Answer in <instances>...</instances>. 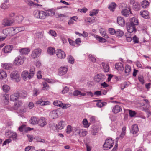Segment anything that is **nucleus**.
<instances>
[{
    "label": "nucleus",
    "mask_w": 151,
    "mask_h": 151,
    "mask_svg": "<svg viewBox=\"0 0 151 151\" xmlns=\"http://www.w3.org/2000/svg\"><path fill=\"white\" fill-rule=\"evenodd\" d=\"M34 14L35 17L41 19H44L47 17L54 15L55 14L52 9H49L45 11L36 10L34 12Z\"/></svg>",
    "instance_id": "nucleus-1"
},
{
    "label": "nucleus",
    "mask_w": 151,
    "mask_h": 151,
    "mask_svg": "<svg viewBox=\"0 0 151 151\" xmlns=\"http://www.w3.org/2000/svg\"><path fill=\"white\" fill-rule=\"evenodd\" d=\"M35 70L34 67L32 66L30 69L29 73L27 71H23L22 74V77L24 81H26L27 79H30L34 76Z\"/></svg>",
    "instance_id": "nucleus-2"
},
{
    "label": "nucleus",
    "mask_w": 151,
    "mask_h": 151,
    "mask_svg": "<svg viewBox=\"0 0 151 151\" xmlns=\"http://www.w3.org/2000/svg\"><path fill=\"white\" fill-rule=\"evenodd\" d=\"M114 142V140L111 138L107 139L105 143L103 145V148L105 150H108L111 149L113 147Z\"/></svg>",
    "instance_id": "nucleus-3"
},
{
    "label": "nucleus",
    "mask_w": 151,
    "mask_h": 151,
    "mask_svg": "<svg viewBox=\"0 0 151 151\" xmlns=\"http://www.w3.org/2000/svg\"><path fill=\"white\" fill-rule=\"evenodd\" d=\"M25 60V58L23 56H19L16 57L14 60V64L15 65L19 66L22 64Z\"/></svg>",
    "instance_id": "nucleus-4"
},
{
    "label": "nucleus",
    "mask_w": 151,
    "mask_h": 151,
    "mask_svg": "<svg viewBox=\"0 0 151 151\" xmlns=\"http://www.w3.org/2000/svg\"><path fill=\"white\" fill-rule=\"evenodd\" d=\"M11 79L17 82H19L20 80V78L19 74L17 71L12 72L10 74Z\"/></svg>",
    "instance_id": "nucleus-5"
},
{
    "label": "nucleus",
    "mask_w": 151,
    "mask_h": 151,
    "mask_svg": "<svg viewBox=\"0 0 151 151\" xmlns=\"http://www.w3.org/2000/svg\"><path fill=\"white\" fill-rule=\"evenodd\" d=\"M5 135L8 138L12 139L14 140L17 139V134L14 132L9 131L5 133Z\"/></svg>",
    "instance_id": "nucleus-6"
},
{
    "label": "nucleus",
    "mask_w": 151,
    "mask_h": 151,
    "mask_svg": "<svg viewBox=\"0 0 151 151\" xmlns=\"http://www.w3.org/2000/svg\"><path fill=\"white\" fill-rule=\"evenodd\" d=\"M50 115L53 119L58 118L59 116L61 115L60 109H58L52 111L50 112Z\"/></svg>",
    "instance_id": "nucleus-7"
},
{
    "label": "nucleus",
    "mask_w": 151,
    "mask_h": 151,
    "mask_svg": "<svg viewBox=\"0 0 151 151\" xmlns=\"http://www.w3.org/2000/svg\"><path fill=\"white\" fill-rule=\"evenodd\" d=\"M14 20L9 18H6L3 20L2 24L5 26H9L12 25L14 23Z\"/></svg>",
    "instance_id": "nucleus-8"
},
{
    "label": "nucleus",
    "mask_w": 151,
    "mask_h": 151,
    "mask_svg": "<svg viewBox=\"0 0 151 151\" xmlns=\"http://www.w3.org/2000/svg\"><path fill=\"white\" fill-rule=\"evenodd\" d=\"M41 50L40 48L35 49L32 52L31 57L33 59H35L38 57L41 54Z\"/></svg>",
    "instance_id": "nucleus-9"
},
{
    "label": "nucleus",
    "mask_w": 151,
    "mask_h": 151,
    "mask_svg": "<svg viewBox=\"0 0 151 151\" xmlns=\"http://www.w3.org/2000/svg\"><path fill=\"white\" fill-rule=\"evenodd\" d=\"M105 79V76L102 74L96 75L94 78V81L97 83L102 82Z\"/></svg>",
    "instance_id": "nucleus-10"
},
{
    "label": "nucleus",
    "mask_w": 151,
    "mask_h": 151,
    "mask_svg": "<svg viewBox=\"0 0 151 151\" xmlns=\"http://www.w3.org/2000/svg\"><path fill=\"white\" fill-rule=\"evenodd\" d=\"M68 69L67 66L60 67L58 70V75L60 76L64 75L67 73Z\"/></svg>",
    "instance_id": "nucleus-11"
},
{
    "label": "nucleus",
    "mask_w": 151,
    "mask_h": 151,
    "mask_svg": "<svg viewBox=\"0 0 151 151\" xmlns=\"http://www.w3.org/2000/svg\"><path fill=\"white\" fill-rule=\"evenodd\" d=\"M56 54L57 57L61 59L64 58L66 56L65 52L61 49H57L56 51Z\"/></svg>",
    "instance_id": "nucleus-12"
},
{
    "label": "nucleus",
    "mask_w": 151,
    "mask_h": 151,
    "mask_svg": "<svg viewBox=\"0 0 151 151\" xmlns=\"http://www.w3.org/2000/svg\"><path fill=\"white\" fill-rule=\"evenodd\" d=\"M126 27L127 31L129 33L135 32L136 31V27L129 23L127 24Z\"/></svg>",
    "instance_id": "nucleus-13"
},
{
    "label": "nucleus",
    "mask_w": 151,
    "mask_h": 151,
    "mask_svg": "<svg viewBox=\"0 0 151 151\" xmlns=\"http://www.w3.org/2000/svg\"><path fill=\"white\" fill-rule=\"evenodd\" d=\"M46 119L43 117H41L39 119L38 124L41 127H44L47 125Z\"/></svg>",
    "instance_id": "nucleus-14"
},
{
    "label": "nucleus",
    "mask_w": 151,
    "mask_h": 151,
    "mask_svg": "<svg viewBox=\"0 0 151 151\" xmlns=\"http://www.w3.org/2000/svg\"><path fill=\"white\" fill-rule=\"evenodd\" d=\"M53 104L56 106H59L62 107L63 109H65L67 108V104H63L62 102L60 101H56L53 102Z\"/></svg>",
    "instance_id": "nucleus-15"
},
{
    "label": "nucleus",
    "mask_w": 151,
    "mask_h": 151,
    "mask_svg": "<svg viewBox=\"0 0 151 151\" xmlns=\"http://www.w3.org/2000/svg\"><path fill=\"white\" fill-rule=\"evenodd\" d=\"M126 127L124 126L122 128V133L119 137H117L116 139V142L117 143L118 142L119 139H122L124 137L126 133Z\"/></svg>",
    "instance_id": "nucleus-16"
},
{
    "label": "nucleus",
    "mask_w": 151,
    "mask_h": 151,
    "mask_svg": "<svg viewBox=\"0 0 151 151\" xmlns=\"http://www.w3.org/2000/svg\"><path fill=\"white\" fill-rule=\"evenodd\" d=\"M139 131V129L138 125L135 124L132 126L131 132L133 134H135L137 133Z\"/></svg>",
    "instance_id": "nucleus-17"
},
{
    "label": "nucleus",
    "mask_w": 151,
    "mask_h": 151,
    "mask_svg": "<svg viewBox=\"0 0 151 151\" xmlns=\"http://www.w3.org/2000/svg\"><path fill=\"white\" fill-rule=\"evenodd\" d=\"M12 48V46L7 45L4 47L2 49V50L4 53H8L11 52Z\"/></svg>",
    "instance_id": "nucleus-18"
},
{
    "label": "nucleus",
    "mask_w": 151,
    "mask_h": 151,
    "mask_svg": "<svg viewBox=\"0 0 151 151\" xmlns=\"http://www.w3.org/2000/svg\"><path fill=\"white\" fill-rule=\"evenodd\" d=\"M117 22L119 25L122 26H124L125 24V21L124 18L121 16L117 17Z\"/></svg>",
    "instance_id": "nucleus-19"
},
{
    "label": "nucleus",
    "mask_w": 151,
    "mask_h": 151,
    "mask_svg": "<svg viewBox=\"0 0 151 151\" xmlns=\"http://www.w3.org/2000/svg\"><path fill=\"white\" fill-rule=\"evenodd\" d=\"M115 68L119 71H123L124 69L123 65L121 63H116L115 64Z\"/></svg>",
    "instance_id": "nucleus-20"
},
{
    "label": "nucleus",
    "mask_w": 151,
    "mask_h": 151,
    "mask_svg": "<svg viewBox=\"0 0 151 151\" xmlns=\"http://www.w3.org/2000/svg\"><path fill=\"white\" fill-rule=\"evenodd\" d=\"M19 93H14L13 94H12L10 97V100L14 101L19 98Z\"/></svg>",
    "instance_id": "nucleus-21"
},
{
    "label": "nucleus",
    "mask_w": 151,
    "mask_h": 151,
    "mask_svg": "<svg viewBox=\"0 0 151 151\" xmlns=\"http://www.w3.org/2000/svg\"><path fill=\"white\" fill-rule=\"evenodd\" d=\"M19 51L21 54L26 55H27L30 52V50L28 48H23L20 49Z\"/></svg>",
    "instance_id": "nucleus-22"
},
{
    "label": "nucleus",
    "mask_w": 151,
    "mask_h": 151,
    "mask_svg": "<svg viewBox=\"0 0 151 151\" xmlns=\"http://www.w3.org/2000/svg\"><path fill=\"white\" fill-rule=\"evenodd\" d=\"M122 110V108L120 106L118 105H116L113 108L112 112L116 114L121 111Z\"/></svg>",
    "instance_id": "nucleus-23"
},
{
    "label": "nucleus",
    "mask_w": 151,
    "mask_h": 151,
    "mask_svg": "<svg viewBox=\"0 0 151 151\" xmlns=\"http://www.w3.org/2000/svg\"><path fill=\"white\" fill-rule=\"evenodd\" d=\"M131 67L129 65H126L124 70L125 75V76H128L131 72Z\"/></svg>",
    "instance_id": "nucleus-24"
},
{
    "label": "nucleus",
    "mask_w": 151,
    "mask_h": 151,
    "mask_svg": "<svg viewBox=\"0 0 151 151\" xmlns=\"http://www.w3.org/2000/svg\"><path fill=\"white\" fill-rule=\"evenodd\" d=\"M13 66V65L12 64L6 63L2 64V67L7 70L10 69L12 68Z\"/></svg>",
    "instance_id": "nucleus-25"
},
{
    "label": "nucleus",
    "mask_w": 151,
    "mask_h": 151,
    "mask_svg": "<svg viewBox=\"0 0 151 151\" xmlns=\"http://www.w3.org/2000/svg\"><path fill=\"white\" fill-rule=\"evenodd\" d=\"M140 15L144 18L147 19L149 17V12L146 10L141 11L140 12Z\"/></svg>",
    "instance_id": "nucleus-26"
},
{
    "label": "nucleus",
    "mask_w": 151,
    "mask_h": 151,
    "mask_svg": "<svg viewBox=\"0 0 151 151\" xmlns=\"http://www.w3.org/2000/svg\"><path fill=\"white\" fill-rule=\"evenodd\" d=\"M65 126V122L64 121H61L58 122L57 127L58 129L61 130L63 129Z\"/></svg>",
    "instance_id": "nucleus-27"
},
{
    "label": "nucleus",
    "mask_w": 151,
    "mask_h": 151,
    "mask_svg": "<svg viewBox=\"0 0 151 151\" xmlns=\"http://www.w3.org/2000/svg\"><path fill=\"white\" fill-rule=\"evenodd\" d=\"M39 118L36 117H32L30 120V122L32 124H38Z\"/></svg>",
    "instance_id": "nucleus-28"
},
{
    "label": "nucleus",
    "mask_w": 151,
    "mask_h": 151,
    "mask_svg": "<svg viewBox=\"0 0 151 151\" xmlns=\"http://www.w3.org/2000/svg\"><path fill=\"white\" fill-rule=\"evenodd\" d=\"M130 22L129 23L134 25V26L138 25V19L136 18L133 17L130 19Z\"/></svg>",
    "instance_id": "nucleus-29"
},
{
    "label": "nucleus",
    "mask_w": 151,
    "mask_h": 151,
    "mask_svg": "<svg viewBox=\"0 0 151 151\" xmlns=\"http://www.w3.org/2000/svg\"><path fill=\"white\" fill-rule=\"evenodd\" d=\"M25 28L23 26L20 27H16L13 29V31H15V33L17 34L21 31L24 30Z\"/></svg>",
    "instance_id": "nucleus-30"
},
{
    "label": "nucleus",
    "mask_w": 151,
    "mask_h": 151,
    "mask_svg": "<svg viewBox=\"0 0 151 151\" xmlns=\"http://www.w3.org/2000/svg\"><path fill=\"white\" fill-rule=\"evenodd\" d=\"M73 95L74 96L80 95L81 96H85L86 95V93H82L81 91L76 90L74 91L73 92Z\"/></svg>",
    "instance_id": "nucleus-31"
},
{
    "label": "nucleus",
    "mask_w": 151,
    "mask_h": 151,
    "mask_svg": "<svg viewBox=\"0 0 151 151\" xmlns=\"http://www.w3.org/2000/svg\"><path fill=\"white\" fill-rule=\"evenodd\" d=\"M130 12V9L129 8L123 9L121 11L122 15L125 17H127L129 15Z\"/></svg>",
    "instance_id": "nucleus-32"
},
{
    "label": "nucleus",
    "mask_w": 151,
    "mask_h": 151,
    "mask_svg": "<svg viewBox=\"0 0 151 151\" xmlns=\"http://www.w3.org/2000/svg\"><path fill=\"white\" fill-rule=\"evenodd\" d=\"M99 32L101 35L106 38H109L108 36L106 33L105 29H101L99 30Z\"/></svg>",
    "instance_id": "nucleus-33"
},
{
    "label": "nucleus",
    "mask_w": 151,
    "mask_h": 151,
    "mask_svg": "<svg viewBox=\"0 0 151 151\" xmlns=\"http://www.w3.org/2000/svg\"><path fill=\"white\" fill-rule=\"evenodd\" d=\"M102 65L103 67L104 71L106 72H108L109 69V65L104 62H102Z\"/></svg>",
    "instance_id": "nucleus-34"
},
{
    "label": "nucleus",
    "mask_w": 151,
    "mask_h": 151,
    "mask_svg": "<svg viewBox=\"0 0 151 151\" xmlns=\"http://www.w3.org/2000/svg\"><path fill=\"white\" fill-rule=\"evenodd\" d=\"M149 4L147 0H144L141 3V6L142 8L145 9L148 7Z\"/></svg>",
    "instance_id": "nucleus-35"
},
{
    "label": "nucleus",
    "mask_w": 151,
    "mask_h": 151,
    "mask_svg": "<svg viewBox=\"0 0 151 151\" xmlns=\"http://www.w3.org/2000/svg\"><path fill=\"white\" fill-rule=\"evenodd\" d=\"M7 76V74L5 71L2 70H0V79H2L6 78Z\"/></svg>",
    "instance_id": "nucleus-36"
},
{
    "label": "nucleus",
    "mask_w": 151,
    "mask_h": 151,
    "mask_svg": "<svg viewBox=\"0 0 151 151\" xmlns=\"http://www.w3.org/2000/svg\"><path fill=\"white\" fill-rule=\"evenodd\" d=\"M133 8L134 10L137 11L140 9V5L138 2H135L133 4Z\"/></svg>",
    "instance_id": "nucleus-37"
},
{
    "label": "nucleus",
    "mask_w": 151,
    "mask_h": 151,
    "mask_svg": "<svg viewBox=\"0 0 151 151\" xmlns=\"http://www.w3.org/2000/svg\"><path fill=\"white\" fill-rule=\"evenodd\" d=\"M115 34L118 37H120L123 35L124 33L120 29H117Z\"/></svg>",
    "instance_id": "nucleus-38"
},
{
    "label": "nucleus",
    "mask_w": 151,
    "mask_h": 151,
    "mask_svg": "<svg viewBox=\"0 0 151 151\" xmlns=\"http://www.w3.org/2000/svg\"><path fill=\"white\" fill-rule=\"evenodd\" d=\"M87 133L88 132L87 131L83 129H81L78 135L81 137H83L85 136Z\"/></svg>",
    "instance_id": "nucleus-39"
},
{
    "label": "nucleus",
    "mask_w": 151,
    "mask_h": 151,
    "mask_svg": "<svg viewBox=\"0 0 151 151\" xmlns=\"http://www.w3.org/2000/svg\"><path fill=\"white\" fill-rule=\"evenodd\" d=\"M107 104V103L106 102H101V101L97 102L96 104V105L97 107L101 108L102 107Z\"/></svg>",
    "instance_id": "nucleus-40"
},
{
    "label": "nucleus",
    "mask_w": 151,
    "mask_h": 151,
    "mask_svg": "<svg viewBox=\"0 0 151 151\" xmlns=\"http://www.w3.org/2000/svg\"><path fill=\"white\" fill-rule=\"evenodd\" d=\"M23 103L21 101H18L16 103H15L14 104V109H17L18 108L20 107L22 105Z\"/></svg>",
    "instance_id": "nucleus-41"
},
{
    "label": "nucleus",
    "mask_w": 151,
    "mask_h": 151,
    "mask_svg": "<svg viewBox=\"0 0 151 151\" xmlns=\"http://www.w3.org/2000/svg\"><path fill=\"white\" fill-rule=\"evenodd\" d=\"M116 5L114 2L112 3L109 6L108 8L111 11L113 12L116 7Z\"/></svg>",
    "instance_id": "nucleus-42"
},
{
    "label": "nucleus",
    "mask_w": 151,
    "mask_h": 151,
    "mask_svg": "<svg viewBox=\"0 0 151 151\" xmlns=\"http://www.w3.org/2000/svg\"><path fill=\"white\" fill-rule=\"evenodd\" d=\"M2 88L5 92L7 93L9 90L10 88L8 85L5 84L3 85Z\"/></svg>",
    "instance_id": "nucleus-43"
},
{
    "label": "nucleus",
    "mask_w": 151,
    "mask_h": 151,
    "mask_svg": "<svg viewBox=\"0 0 151 151\" xmlns=\"http://www.w3.org/2000/svg\"><path fill=\"white\" fill-rule=\"evenodd\" d=\"M55 52V49L54 48L51 47H49L47 49L48 53L50 55H52Z\"/></svg>",
    "instance_id": "nucleus-44"
},
{
    "label": "nucleus",
    "mask_w": 151,
    "mask_h": 151,
    "mask_svg": "<svg viewBox=\"0 0 151 151\" xmlns=\"http://www.w3.org/2000/svg\"><path fill=\"white\" fill-rule=\"evenodd\" d=\"M24 18L22 15H19L17 16H16V20L18 21L19 23H20L24 19Z\"/></svg>",
    "instance_id": "nucleus-45"
},
{
    "label": "nucleus",
    "mask_w": 151,
    "mask_h": 151,
    "mask_svg": "<svg viewBox=\"0 0 151 151\" xmlns=\"http://www.w3.org/2000/svg\"><path fill=\"white\" fill-rule=\"evenodd\" d=\"M27 96V93L25 91L19 93V96L22 98H24Z\"/></svg>",
    "instance_id": "nucleus-46"
},
{
    "label": "nucleus",
    "mask_w": 151,
    "mask_h": 151,
    "mask_svg": "<svg viewBox=\"0 0 151 151\" xmlns=\"http://www.w3.org/2000/svg\"><path fill=\"white\" fill-rule=\"evenodd\" d=\"M68 62L71 64H73L74 62V59L73 58L71 55H69L68 57Z\"/></svg>",
    "instance_id": "nucleus-47"
},
{
    "label": "nucleus",
    "mask_w": 151,
    "mask_h": 151,
    "mask_svg": "<svg viewBox=\"0 0 151 151\" xmlns=\"http://www.w3.org/2000/svg\"><path fill=\"white\" fill-rule=\"evenodd\" d=\"M96 38L98 39V40L99 42H104L106 41V40L103 38L97 35H96Z\"/></svg>",
    "instance_id": "nucleus-48"
},
{
    "label": "nucleus",
    "mask_w": 151,
    "mask_h": 151,
    "mask_svg": "<svg viewBox=\"0 0 151 151\" xmlns=\"http://www.w3.org/2000/svg\"><path fill=\"white\" fill-rule=\"evenodd\" d=\"M129 114L131 117L134 116L137 114L134 111L129 110Z\"/></svg>",
    "instance_id": "nucleus-49"
},
{
    "label": "nucleus",
    "mask_w": 151,
    "mask_h": 151,
    "mask_svg": "<svg viewBox=\"0 0 151 151\" xmlns=\"http://www.w3.org/2000/svg\"><path fill=\"white\" fill-rule=\"evenodd\" d=\"M138 79L141 84H143L144 83V78L141 75H139L138 77Z\"/></svg>",
    "instance_id": "nucleus-50"
},
{
    "label": "nucleus",
    "mask_w": 151,
    "mask_h": 151,
    "mask_svg": "<svg viewBox=\"0 0 151 151\" xmlns=\"http://www.w3.org/2000/svg\"><path fill=\"white\" fill-rule=\"evenodd\" d=\"M33 95L36 96L39 93L40 90L39 89L35 88L33 90Z\"/></svg>",
    "instance_id": "nucleus-51"
},
{
    "label": "nucleus",
    "mask_w": 151,
    "mask_h": 151,
    "mask_svg": "<svg viewBox=\"0 0 151 151\" xmlns=\"http://www.w3.org/2000/svg\"><path fill=\"white\" fill-rule=\"evenodd\" d=\"M88 57L90 59V60L91 61L93 62H95L96 61V59L95 58L93 55L91 54H89L88 55Z\"/></svg>",
    "instance_id": "nucleus-52"
},
{
    "label": "nucleus",
    "mask_w": 151,
    "mask_h": 151,
    "mask_svg": "<svg viewBox=\"0 0 151 151\" xmlns=\"http://www.w3.org/2000/svg\"><path fill=\"white\" fill-rule=\"evenodd\" d=\"M133 40L134 43H138L139 42V39L136 35L133 37Z\"/></svg>",
    "instance_id": "nucleus-53"
},
{
    "label": "nucleus",
    "mask_w": 151,
    "mask_h": 151,
    "mask_svg": "<svg viewBox=\"0 0 151 151\" xmlns=\"http://www.w3.org/2000/svg\"><path fill=\"white\" fill-rule=\"evenodd\" d=\"M98 10H93L92 11L90 12L89 15L90 16H92L95 15L96 14L98 13Z\"/></svg>",
    "instance_id": "nucleus-54"
},
{
    "label": "nucleus",
    "mask_w": 151,
    "mask_h": 151,
    "mask_svg": "<svg viewBox=\"0 0 151 151\" xmlns=\"http://www.w3.org/2000/svg\"><path fill=\"white\" fill-rule=\"evenodd\" d=\"M72 131V128L71 126L70 125H68L66 129V133L69 134Z\"/></svg>",
    "instance_id": "nucleus-55"
},
{
    "label": "nucleus",
    "mask_w": 151,
    "mask_h": 151,
    "mask_svg": "<svg viewBox=\"0 0 151 151\" xmlns=\"http://www.w3.org/2000/svg\"><path fill=\"white\" fill-rule=\"evenodd\" d=\"M109 33L111 35H114L115 34L116 31L113 28H110L109 29Z\"/></svg>",
    "instance_id": "nucleus-56"
},
{
    "label": "nucleus",
    "mask_w": 151,
    "mask_h": 151,
    "mask_svg": "<svg viewBox=\"0 0 151 151\" xmlns=\"http://www.w3.org/2000/svg\"><path fill=\"white\" fill-rule=\"evenodd\" d=\"M98 129L93 127L92 131V134L93 135H96L98 132Z\"/></svg>",
    "instance_id": "nucleus-57"
},
{
    "label": "nucleus",
    "mask_w": 151,
    "mask_h": 151,
    "mask_svg": "<svg viewBox=\"0 0 151 151\" xmlns=\"http://www.w3.org/2000/svg\"><path fill=\"white\" fill-rule=\"evenodd\" d=\"M82 122L83 124L86 126V127H88L89 125H88V122L86 119H83Z\"/></svg>",
    "instance_id": "nucleus-58"
},
{
    "label": "nucleus",
    "mask_w": 151,
    "mask_h": 151,
    "mask_svg": "<svg viewBox=\"0 0 151 151\" xmlns=\"http://www.w3.org/2000/svg\"><path fill=\"white\" fill-rule=\"evenodd\" d=\"M68 41L70 44L73 46H74L75 44V42L73 41L70 38L68 39Z\"/></svg>",
    "instance_id": "nucleus-59"
},
{
    "label": "nucleus",
    "mask_w": 151,
    "mask_h": 151,
    "mask_svg": "<svg viewBox=\"0 0 151 151\" xmlns=\"http://www.w3.org/2000/svg\"><path fill=\"white\" fill-rule=\"evenodd\" d=\"M49 33L52 36L54 37H56L57 36V34L55 31L53 30H50L49 32Z\"/></svg>",
    "instance_id": "nucleus-60"
},
{
    "label": "nucleus",
    "mask_w": 151,
    "mask_h": 151,
    "mask_svg": "<svg viewBox=\"0 0 151 151\" xmlns=\"http://www.w3.org/2000/svg\"><path fill=\"white\" fill-rule=\"evenodd\" d=\"M102 94V93L101 91H95L94 94V95H96L97 96H101Z\"/></svg>",
    "instance_id": "nucleus-61"
},
{
    "label": "nucleus",
    "mask_w": 151,
    "mask_h": 151,
    "mask_svg": "<svg viewBox=\"0 0 151 151\" xmlns=\"http://www.w3.org/2000/svg\"><path fill=\"white\" fill-rule=\"evenodd\" d=\"M11 141V140L10 139H7L5 140L3 143V146L6 145L7 144L9 143Z\"/></svg>",
    "instance_id": "nucleus-62"
},
{
    "label": "nucleus",
    "mask_w": 151,
    "mask_h": 151,
    "mask_svg": "<svg viewBox=\"0 0 151 151\" xmlns=\"http://www.w3.org/2000/svg\"><path fill=\"white\" fill-rule=\"evenodd\" d=\"M43 87L44 88L47 89L49 88V86L47 83L45 82L43 83Z\"/></svg>",
    "instance_id": "nucleus-63"
},
{
    "label": "nucleus",
    "mask_w": 151,
    "mask_h": 151,
    "mask_svg": "<svg viewBox=\"0 0 151 151\" xmlns=\"http://www.w3.org/2000/svg\"><path fill=\"white\" fill-rule=\"evenodd\" d=\"M26 3L29 5L32 6L34 4V2L30 0H26Z\"/></svg>",
    "instance_id": "nucleus-64"
}]
</instances>
